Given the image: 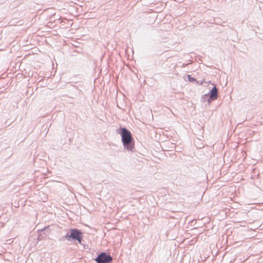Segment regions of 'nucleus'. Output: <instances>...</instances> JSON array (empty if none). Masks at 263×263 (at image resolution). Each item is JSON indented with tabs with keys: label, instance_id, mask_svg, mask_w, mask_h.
<instances>
[{
	"label": "nucleus",
	"instance_id": "obj_1",
	"mask_svg": "<svg viewBox=\"0 0 263 263\" xmlns=\"http://www.w3.org/2000/svg\"><path fill=\"white\" fill-rule=\"evenodd\" d=\"M83 232L82 231L77 228L70 229L66 234L63 236L61 240L65 239L68 241L73 242L74 243L78 242L82 244L83 241Z\"/></svg>",
	"mask_w": 263,
	"mask_h": 263
},
{
	"label": "nucleus",
	"instance_id": "obj_2",
	"mask_svg": "<svg viewBox=\"0 0 263 263\" xmlns=\"http://www.w3.org/2000/svg\"><path fill=\"white\" fill-rule=\"evenodd\" d=\"M94 260L97 263H111L113 258L109 253L105 252H101Z\"/></svg>",
	"mask_w": 263,
	"mask_h": 263
},
{
	"label": "nucleus",
	"instance_id": "obj_3",
	"mask_svg": "<svg viewBox=\"0 0 263 263\" xmlns=\"http://www.w3.org/2000/svg\"><path fill=\"white\" fill-rule=\"evenodd\" d=\"M116 130L117 133L120 135L122 142L133 138L132 133L125 127L120 126Z\"/></svg>",
	"mask_w": 263,
	"mask_h": 263
},
{
	"label": "nucleus",
	"instance_id": "obj_4",
	"mask_svg": "<svg viewBox=\"0 0 263 263\" xmlns=\"http://www.w3.org/2000/svg\"><path fill=\"white\" fill-rule=\"evenodd\" d=\"M212 85H214V87L210 90L209 92L203 95L204 97H209L207 100L209 104H210L212 101L217 100L218 97V90L214 84L212 83Z\"/></svg>",
	"mask_w": 263,
	"mask_h": 263
},
{
	"label": "nucleus",
	"instance_id": "obj_5",
	"mask_svg": "<svg viewBox=\"0 0 263 263\" xmlns=\"http://www.w3.org/2000/svg\"><path fill=\"white\" fill-rule=\"evenodd\" d=\"M124 148L130 152H133L135 149V141L134 138L122 141Z\"/></svg>",
	"mask_w": 263,
	"mask_h": 263
},
{
	"label": "nucleus",
	"instance_id": "obj_6",
	"mask_svg": "<svg viewBox=\"0 0 263 263\" xmlns=\"http://www.w3.org/2000/svg\"><path fill=\"white\" fill-rule=\"evenodd\" d=\"M187 79H188V81L190 82H196L197 83H198V81L196 80V79L192 77L191 75L190 74H187Z\"/></svg>",
	"mask_w": 263,
	"mask_h": 263
},
{
	"label": "nucleus",
	"instance_id": "obj_7",
	"mask_svg": "<svg viewBox=\"0 0 263 263\" xmlns=\"http://www.w3.org/2000/svg\"><path fill=\"white\" fill-rule=\"evenodd\" d=\"M46 236V234L45 233H43V234H40L39 235V237H38V239L39 240H41L43 237H44L45 236Z\"/></svg>",
	"mask_w": 263,
	"mask_h": 263
},
{
	"label": "nucleus",
	"instance_id": "obj_8",
	"mask_svg": "<svg viewBox=\"0 0 263 263\" xmlns=\"http://www.w3.org/2000/svg\"><path fill=\"white\" fill-rule=\"evenodd\" d=\"M209 98V97H203V95L202 96V100L203 101V102H205V101H207V100Z\"/></svg>",
	"mask_w": 263,
	"mask_h": 263
},
{
	"label": "nucleus",
	"instance_id": "obj_9",
	"mask_svg": "<svg viewBox=\"0 0 263 263\" xmlns=\"http://www.w3.org/2000/svg\"><path fill=\"white\" fill-rule=\"evenodd\" d=\"M206 83V84H208V82H205L204 80V81H201V82H199L198 81V83L199 85H202L203 84V83Z\"/></svg>",
	"mask_w": 263,
	"mask_h": 263
},
{
	"label": "nucleus",
	"instance_id": "obj_10",
	"mask_svg": "<svg viewBox=\"0 0 263 263\" xmlns=\"http://www.w3.org/2000/svg\"><path fill=\"white\" fill-rule=\"evenodd\" d=\"M44 229H41V230H40V231H41V232L42 233V232H43V231H44Z\"/></svg>",
	"mask_w": 263,
	"mask_h": 263
},
{
	"label": "nucleus",
	"instance_id": "obj_11",
	"mask_svg": "<svg viewBox=\"0 0 263 263\" xmlns=\"http://www.w3.org/2000/svg\"><path fill=\"white\" fill-rule=\"evenodd\" d=\"M3 3L2 1H0V3Z\"/></svg>",
	"mask_w": 263,
	"mask_h": 263
}]
</instances>
